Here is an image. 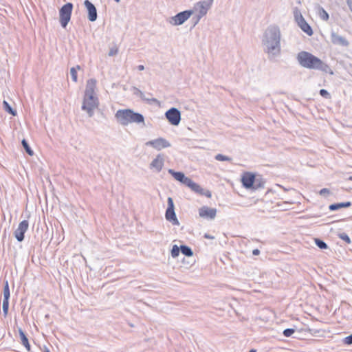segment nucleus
<instances>
[{
    "mask_svg": "<svg viewBox=\"0 0 352 352\" xmlns=\"http://www.w3.org/2000/svg\"><path fill=\"white\" fill-rule=\"evenodd\" d=\"M280 31L277 25H270L265 31L262 39L264 52L272 59L280 54Z\"/></svg>",
    "mask_w": 352,
    "mask_h": 352,
    "instance_id": "f257e3e1",
    "label": "nucleus"
},
{
    "mask_svg": "<svg viewBox=\"0 0 352 352\" xmlns=\"http://www.w3.org/2000/svg\"><path fill=\"white\" fill-rule=\"evenodd\" d=\"M297 60L305 68L317 69L331 75L333 74V72L329 65L309 52L305 51L299 52L297 55Z\"/></svg>",
    "mask_w": 352,
    "mask_h": 352,
    "instance_id": "f03ea898",
    "label": "nucleus"
},
{
    "mask_svg": "<svg viewBox=\"0 0 352 352\" xmlns=\"http://www.w3.org/2000/svg\"><path fill=\"white\" fill-rule=\"evenodd\" d=\"M73 4L67 3L63 6L59 10L60 23L63 28H65L70 21Z\"/></svg>",
    "mask_w": 352,
    "mask_h": 352,
    "instance_id": "7ed1b4c3",
    "label": "nucleus"
},
{
    "mask_svg": "<svg viewBox=\"0 0 352 352\" xmlns=\"http://www.w3.org/2000/svg\"><path fill=\"white\" fill-rule=\"evenodd\" d=\"M192 10H184L177 13L176 15L170 17L168 22L172 25H180L184 23L193 14Z\"/></svg>",
    "mask_w": 352,
    "mask_h": 352,
    "instance_id": "20e7f679",
    "label": "nucleus"
},
{
    "mask_svg": "<svg viewBox=\"0 0 352 352\" xmlns=\"http://www.w3.org/2000/svg\"><path fill=\"white\" fill-rule=\"evenodd\" d=\"M168 203V208L165 212V217L166 219L170 222L173 225L175 226H179V222L177 218L175 212V207H174V203L173 200L171 197H168L167 199Z\"/></svg>",
    "mask_w": 352,
    "mask_h": 352,
    "instance_id": "39448f33",
    "label": "nucleus"
},
{
    "mask_svg": "<svg viewBox=\"0 0 352 352\" xmlns=\"http://www.w3.org/2000/svg\"><path fill=\"white\" fill-rule=\"evenodd\" d=\"M98 98H92L90 100L89 98H83L81 109L87 113L89 118H91L94 114V110L98 108Z\"/></svg>",
    "mask_w": 352,
    "mask_h": 352,
    "instance_id": "423d86ee",
    "label": "nucleus"
},
{
    "mask_svg": "<svg viewBox=\"0 0 352 352\" xmlns=\"http://www.w3.org/2000/svg\"><path fill=\"white\" fill-rule=\"evenodd\" d=\"M168 121L174 126H177L181 121V113L175 107H172L165 113Z\"/></svg>",
    "mask_w": 352,
    "mask_h": 352,
    "instance_id": "0eeeda50",
    "label": "nucleus"
},
{
    "mask_svg": "<svg viewBox=\"0 0 352 352\" xmlns=\"http://www.w3.org/2000/svg\"><path fill=\"white\" fill-rule=\"evenodd\" d=\"M212 2L213 0L199 1L195 5L194 10L195 12H198V14L200 15V16H204L211 8Z\"/></svg>",
    "mask_w": 352,
    "mask_h": 352,
    "instance_id": "6e6552de",
    "label": "nucleus"
},
{
    "mask_svg": "<svg viewBox=\"0 0 352 352\" xmlns=\"http://www.w3.org/2000/svg\"><path fill=\"white\" fill-rule=\"evenodd\" d=\"M29 223L28 220H23L19 223L18 228L14 231V236L19 242L24 240L25 233L28 230Z\"/></svg>",
    "mask_w": 352,
    "mask_h": 352,
    "instance_id": "1a4fd4ad",
    "label": "nucleus"
},
{
    "mask_svg": "<svg viewBox=\"0 0 352 352\" xmlns=\"http://www.w3.org/2000/svg\"><path fill=\"white\" fill-rule=\"evenodd\" d=\"M131 109H119L116 111L115 117L117 121L123 126H126L129 124V115Z\"/></svg>",
    "mask_w": 352,
    "mask_h": 352,
    "instance_id": "9d476101",
    "label": "nucleus"
},
{
    "mask_svg": "<svg viewBox=\"0 0 352 352\" xmlns=\"http://www.w3.org/2000/svg\"><path fill=\"white\" fill-rule=\"evenodd\" d=\"M217 212L216 208L204 206L199 209V215L203 219L212 220L215 218Z\"/></svg>",
    "mask_w": 352,
    "mask_h": 352,
    "instance_id": "9b49d317",
    "label": "nucleus"
},
{
    "mask_svg": "<svg viewBox=\"0 0 352 352\" xmlns=\"http://www.w3.org/2000/svg\"><path fill=\"white\" fill-rule=\"evenodd\" d=\"M96 87V80L95 79L88 80L86 85L84 98H89L90 100L92 98H98L95 94Z\"/></svg>",
    "mask_w": 352,
    "mask_h": 352,
    "instance_id": "f8f14e48",
    "label": "nucleus"
},
{
    "mask_svg": "<svg viewBox=\"0 0 352 352\" xmlns=\"http://www.w3.org/2000/svg\"><path fill=\"white\" fill-rule=\"evenodd\" d=\"M296 20L298 23V26L300 29L305 32L308 36H311L313 34V30L311 26L307 23L305 20L304 17L300 13L299 14H295Z\"/></svg>",
    "mask_w": 352,
    "mask_h": 352,
    "instance_id": "ddd939ff",
    "label": "nucleus"
},
{
    "mask_svg": "<svg viewBox=\"0 0 352 352\" xmlns=\"http://www.w3.org/2000/svg\"><path fill=\"white\" fill-rule=\"evenodd\" d=\"M146 145L153 146L154 148L160 151L164 148H168L170 146V144L166 139L163 138H159L146 142Z\"/></svg>",
    "mask_w": 352,
    "mask_h": 352,
    "instance_id": "4468645a",
    "label": "nucleus"
},
{
    "mask_svg": "<svg viewBox=\"0 0 352 352\" xmlns=\"http://www.w3.org/2000/svg\"><path fill=\"white\" fill-rule=\"evenodd\" d=\"M187 186L189 187L195 192L201 195H204L208 198H210L212 196L211 192L210 190L202 188L198 184L194 182L192 179H190Z\"/></svg>",
    "mask_w": 352,
    "mask_h": 352,
    "instance_id": "2eb2a0df",
    "label": "nucleus"
},
{
    "mask_svg": "<svg viewBox=\"0 0 352 352\" xmlns=\"http://www.w3.org/2000/svg\"><path fill=\"white\" fill-rule=\"evenodd\" d=\"M84 5L88 12V19L94 22L97 19V10L95 6L89 0L84 1Z\"/></svg>",
    "mask_w": 352,
    "mask_h": 352,
    "instance_id": "dca6fc26",
    "label": "nucleus"
},
{
    "mask_svg": "<svg viewBox=\"0 0 352 352\" xmlns=\"http://www.w3.org/2000/svg\"><path fill=\"white\" fill-rule=\"evenodd\" d=\"M256 176L251 173H245L242 177L241 182L245 188H252Z\"/></svg>",
    "mask_w": 352,
    "mask_h": 352,
    "instance_id": "f3484780",
    "label": "nucleus"
},
{
    "mask_svg": "<svg viewBox=\"0 0 352 352\" xmlns=\"http://www.w3.org/2000/svg\"><path fill=\"white\" fill-rule=\"evenodd\" d=\"M168 173L177 181L182 182L185 184L186 186L189 182L190 181V178L187 177L182 172H177L173 169H169Z\"/></svg>",
    "mask_w": 352,
    "mask_h": 352,
    "instance_id": "a211bd4d",
    "label": "nucleus"
},
{
    "mask_svg": "<svg viewBox=\"0 0 352 352\" xmlns=\"http://www.w3.org/2000/svg\"><path fill=\"white\" fill-rule=\"evenodd\" d=\"M164 166V158L161 155H158L150 164V168L155 169L156 172L161 171Z\"/></svg>",
    "mask_w": 352,
    "mask_h": 352,
    "instance_id": "6ab92c4d",
    "label": "nucleus"
},
{
    "mask_svg": "<svg viewBox=\"0 0 352 352\" xmlns=\"http://www.w3.org/2000/svg\"><path fill=\"white\" fill-rule=\"evenodd\" d=\"M331 41L334 44L340 45L344 47L349 45V42L344 37L340 36L334 32L331 34Z\"/></svg>",
    "mask_w": 352,
    "mask_h": 352,
    "instance_id": "aec40b11",
    "label": "nucleus"
},
{
    "mask_svg": "<svg viewBox=\"0 0 352 352\" xmlns=\"http://www.w3.org/2000/svg\"><path fill=\"white\" fill-rule=\"evenodd\" d=\"M131 90L134 95L139 96L141 98V100H142L143 101H146L149 104L151 102H156L157 101V99L154 98H146L145 94L141 90H140L138 88L135 87H133Z\"/></svg>",
    "mask_w": 352,
    "mask_h": 352,
    "instance_id": "412c9836",
    "label": "nucleus"
},
{
    "mask_svg": "<svg viewBox=\"0 0 352 352\" xmlns=\"http://www.w3.org/2000/svg\"><path fill=\"white\" fill-rule=\"evenodd\" d=\"M143 123L144 122V118L142 114L140 113L134 112L131 109V113L129 115V123Z\"/></svg>",
    "mask_w": 352,
    "mask_h": 352,
    "instance_id": "4be33fe9",
    "label": "nucleus"
},
{
    "mask_svg": "<svg viewBox=\"0 0 352 352\" xmlns=\"http://www.w3.org/2000/svg\"><path fill=\"white\" fill-rule=\"evenodd\" d=\"M315 8L317 10V13H318V16H320V18L322 20H323L324 21H327L329 20V14L321 6H320L319 4H316Z\"/></svg>",
    "mask_w": 352,
    "mask_h": 352,
    "instance_id": "5701e85b",
    "label": "nucleus"
},
{
    "mask_svg": "<svg viewBox=\"0 0 352 352\" xmlns=\"http://www.w3.org/2000/svg\"><path fill=\"white\" fill-rule=\"evenodd\" d=\"M351 204H352L351 201L333 204L329 206V209L331 211H334V210H339L342 208H349L351 206Z\"/></svg>",
    "mask_w": 352,
    "mask_h": 352,
    "instance_id": "b1692460",
    "label": "nucleus"
},
{
    "mask_svg": "<svg viewBox=\"0 0 352 352\" xmlns=\"http://www.w3.org/2000/svg\"><path fill=\"white\" fill-rule=\"evenodd\" d=\"M19 333L21 344L26 348L28 351H30V344L24 331L21 329H19Z\"/></svg>",
    "mask_w": 352,
    "mask_h": 352,
    "instance_id": "393cba45",
    "label": "nucleus"
},
{
    "mask_svg": "<svg viewBox=\"0 0 352 352\" xmlns=\"http://www.w3.org/2000/svg\"><path fill=\"white\" fill-rule=\"evenodd\" d=\"M265 182L261 176H258L255 177V182L254 183V186L252 189L257 190L259 188H264Z\"/></svg>",
    "mask_w": 352,
    "mask_h": 352,
    "instance_id": "a878e982",
    "label": "nucleus"
},
{
    "mask_svg": "<svg viewBox=\"0 0 352 352\" xmlns=\"http://www.w3.org/2000/svg\"><path fill=\"white\" fill-rule=\"evenodd\" d=\"M180 251L184 255L186 256H192L193 255V252L192 249L190 247L185 245H182L180 246Z\"/></svg>",
    "mask_w": 352,
    "mask_h": 352,
    "instance_id": "bb28decb",
    "label": "nucleus"
},
{
    "mask_svg": "<svg viewBox=\"0 0 352 352\" xmlns=\"http://www.w3.org/2000/svg\"><path fill=\"white\" fill-rule=\"evenodd\" d=\"M3 107L4 110L6 112H8V113H10V114H11L12 116H16V111L14 110L7 101L3 100Z\"/></svg>",
    "mask_w": 352,
    "mask_h": 352,
    "instance_id": "cd10ccee",
    "label": "nucleus"
},
{
    "mask_svg": "<svg viewBox=\"0 0 352 352\" xmlns=\"http://www.w3.org/2000/svg\"><path fill=\"white\" fill-rule=\"evenodd\" d=\"M10 296V292L9 289L8 281L6 280L4 282L3 287V299H9Z\"/></svg>",
    "mask_w": 352,
    "mask_h": 352,
    "instance_id": "c85d7f7f",
    "label": "nucleus"
},
{
    "mask_svg": "<svg viewBox=\"0 0 352 352\" xmlns=\"http://www.w3.org/2000/svg\"><path fill=\"white\" fill-rule=\"evenodd\" d=\"M21 144H22L23 147L27 152V153L28 155H30V156H32L34 155V151L32 150V148L29 146L28 142L25 139H23L21 142Z\"/></svg>",
    "mask_w": 352,
    "mask_h": 352,
    "instance_id": "c756f323",
    "label": "nucleus"
},
{
    "mask_svg": "<svg viewBox=\"0 0 352 352\" xmlns=\"http://www.w3.org/2000/svg\"><path fill=\"white\" fill-rule=\"evenodd\" d=\"M80 69V67L79 65H77L76 67H72L70 69V74H71L72 78L75 82H76L78 80L77 69Z\"/></svg>",
    "mask_w": 352,
    "mask_h": 352,
    "instance_id": "7c9ffc66",
    "label": "nucleus"
},
{
    "mask_svg": "<svg viewBox=\"0 0 352 352\" xmlns=\"http://www.w3.org/2000/svg\"><path fill=\"white\" fill-rule=\"evenodd\" d=\"M9 309V299H3V305H2V309L3 312L5 316H7Z\"/></svg>",
    "mask_w": 352,
    "mask_h": 352,
    "instance_id": "2f4dec72",
    "label": "nucleus"
},
{
    "mask_svg": "<svg viewBox=\"0 0 352 352\" xmlns=\"http://www.w3.org/2000/svg\"><path fill=\"white\" fill-rule=\"evenodd\" d=\"M315 243L320 249H327L328 248L327 244L324 241L319 239H316Z\"/></svg>",
    "mask_w": 352,
    "mask_h": 352,
    "instance_id": "473e14b6",
    "label": "nucleus"
},
{
    "mask_svg": "<svg viewBox=\"0 0 352 352\" xmlns=\"http://www.w3.org/2000/svg\"><path fill=\"white\" fill-rule=\"evenodd\" d=\"M338 237L343 241H344L346 243L349 244L351 243V241L348 234L345 232L339 233L338 234Z\"/></svg>",
    "mask_w": 352,
    "mask_h": 352,
    "instance_id": "72a5a7b5",
    "label": "nucleus"
},
{
    "mask_svg": "<svg viewBox=\"0 0 352 352\" xmlns=\"http://www.w3.org/2000/svg\"><path fill=\"white\" fill-rule=\"evenodd\" d=\"M180 251V248H179L177 245H174L171 250V256L173 258H176L178 256Z\"/></svg>",
    "mask_w": 352,
    "mask_h": 352,
    "instance_id": "f704fd0d",
    "label": "nucleus"
},
{
    "mask_svg": "<svg viewBox=\"0 0 352 352\" xmlns=\"http://www.w3.org/2000/svg\"><path fill=\"white\" fill-rule=\"evenodd\" d=\"M216 160L218 161H228L230 162L232 160L231 157H229L228 156L223 155L222 154H217L214 157Z\"/></svg>",
    "mask_w": 352,
    "mask_h": 352,
    "instance_id": "c9c22d12",
    "label": "nucleus"
},
{
    "mask_svg": "<svg viewBox=\"0 0 352 352\" xmlns=\"http://www.w3.org/2000/svg\"><path fill=\"white\" fill-rule=\"evenodd\" d=\"M295 332V329L292 328H288L283 331V334L285 337H290Z\"/></svg>",
    "mask_w": 352,
    "mask_h": 352,
    "instance_id": "e433bc0d",
    "label": "nucleus"
},
{
    "mask_svg": "<svg viewBox=\"0 0 352 352\" xmlns=\"http://www.w3.org/2000/svg\"><path fill=\"white\" fill-rule=\"evenodd\" d=\"M319 93L320 95L324 98L329 99L331 98L330 94L326 89H322L320 90Z\"/></svg>",
    "mask_w": 352,
    "mask_h": 352,
    "instance_id": "4c0bfd02",
    "label": "nucleus"
},
{
    "mask_svg": "<svg viewBox=\"0 0 352 352\" xmlns=\"http://www.w3.org/2000/svg\"><path fill=\"white\" fill-rule=\"evenodd\" d=\"M344 343L346 344H352V334L346 336L344 339Z\"/></svg>",
    "mask_w": 352,
    "mask_h": 352,
    "instance_id": "58836bf2",
    "label": "nucleus"
},
{
    "mask_svg": "<svg viewBox=\"0 0 352 352\" xmlns=\"http://www.w3.org/2000/svg\"><path fill=\"white\" fill-rule=\"evenodd\" d=\"M319 194L322 196H327L330 194V191L328 188H322L320 190Z\"/></svg>",
    "mask_w": 352,
    "mask_h": 352,
    "instance_id": "ea45409f",
    "label": "nucleus"
},
{
    "mask_svg": "<svg viewBox=\"0 0 352 352\" xmlns=\"http://www.w3.org/2000/svg\"><path fill=\"white\" fill-rule=\"evenodd\" d=\"M118 49L116 47L115 48H111L109 52V56H113L118 54Z\"/></svg>",
    "mask_w": 352,
    "mask_h": 352,
    "instance_id": "a19ab883",
    "label": "nucleus"
},
{
    "mask_svg": "<svg viewBox=\"0 0 352 352\" xmlns=\"http://www.w3.org/2000/svg\"><path fill=\"white\" fill-rule=\"evenodd\" d=\"M203 16H200V15L197 14L195 17V22H194V26L196 25L199 21H200V19L202 18Z\"/></svg>",
    "mask_w": 352,
    "mask_h": 352,
    "instance_id": "79ce46f5",
    "label": "nucleus"
},
{
    "mask_svg": "<svg viewBox=\"0 0 352 352\" xmlns=\"http://www.w3.org/2000/svg\"><path fill=\"white\" fill-rule=\"evenodd\" d=\"M346 3H347V6H348L349 10L352 12V0H346Z\"/></svg>",
    "mask_w": 352,
    "mask_h": 352,
    "instance_id": "37998d69",
    "label": "nucleus"
},
{
    "mask_svg": "<svg viewBox=\"0 0 352 352\" xmlns=\"http://www.w3.org/2000/svg\"><path fill=\"white\" fill-rule=\"evenodd\" d=\"M204 237L206 238V239H214V237L213 236H211L210 234H209L208 233H206L204 235Z\"/></svg>",
    "mask_w": 352,
    "mask_h": 352,
    "instance_id": "c03bdc74",
    "label": "nucleus"
},
{
    "mask_svg": "<svg viewBox=\"0 0 352 352\" xmlns=\"http://www.w3.org/2000/svg\"><path fill=\"white\" fill-rule=\"evenodd\" d=\"M252 254H253V255L257 256V255H258L260 254V251L258 249H254L252 251Z\"/></svg>",
    "mask_w": 352,
    "mask_h": 352,
    "instance_id": "a18cd8bd",
    "label": "nucleus"
},
{
    "mask_svg": "<svg viewBox=\"0 0 352 352\" xmlns=\"http://www.w3.org/2000/svg\"><path fill=\"white\" fill-rule=\"evenodd\" d=\"M138 69L140 70V71H142L144 69V66L142 65H140L138 66Z\"/></svg>",
    "mask_w": 352,
    "mask_h": 352,
    "instance_id": "49530a36",
    "label": "nucleus"
},
{
    "mask_svg": "<svg viewBox=\"0 0 352 352\" xmlns=\"http://www.w3.org/2000/svg\"><path fill=\"white\" fill-rule=\"evenodd\" d=\"M44 352H50V350L47 348H45Z\"/></svg>",
    "mask_w": 352,
    "mask_h": 352,
    "instance_id": "de8ad7c7",
    "label": "nucleus"
},
{
    "mask_svg": "<svg viewBox=\"0 0 352 352\" xmlns=\"http://www.w3.org/2000/svg\"><path fill=\"white\" fill-rule=\"evenodd\" d=\"M249 352H256L255 349H251Z\"/></svg>",
    "mask_w": 352,
    "mask_h": 352,
    "instance_id": "09e8293b",
    "label": "nucleus"
},
{
    "mask_svg": "<svg viewBox=\"0 0 352 352\" xmlns=\"http://www.w3.org/2000/svg\"><path fill=\"white\" fill-rule=\"evenodd\" d=\"M349 180L352 181V176H350V177H349Z\"/></svg>",
    "mask_w": 352,
    "mask_h": 352,
    "instance_id": "8fccbe9b",
    "label": "nucleus"
},
{
    "mask_svg": "<svg viewBox=\"0 0 352 352\" xmlns=\"http://www.w3.org/2000/svg\"><path fill=\"white\" fill-rule=\"evenodd\" d=\"M116 2L119 3L120 0H114Z\"/></svg>",
    "mask_w": 352,
    "mask_h": 352,
    "instance_id": "3c124183",
    "label": "nucleus"
}]
</instances>
